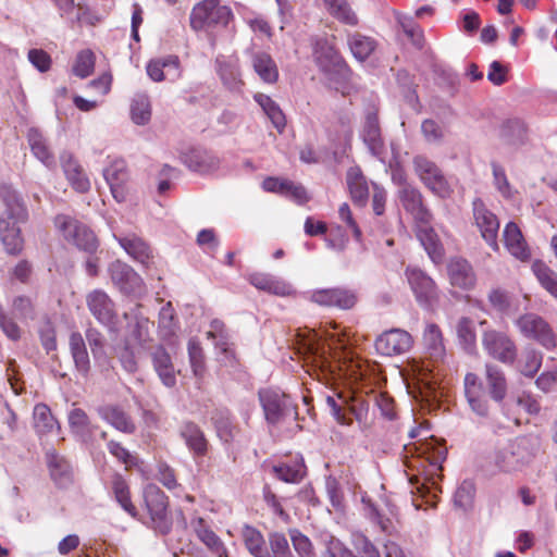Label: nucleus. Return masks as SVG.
Masks as SVG:
<instances>
[{
  "label": "nucleus",
  "instance_id": "f704fd0d",
  "mask_svg": "<svg viewBox=\"0 0 557 557\" xmlns=\"http://www.w3.org/2000/svg\"><path fill=\"white\" fill-rule=\"evenodd\" d=\"M48 467L52 480L59 486L65 487L72 481V471L69 462L55 453L48 454Z\"/></svg>",
  "mask_w": 557,
  "mask_h": 557
},
{
  "label": "nucleus",
  "instance_id": "1a4fd4ad",
  "mask_svg": "<svg viewBox=\"0 0 557 557\" xmlns=\"http://www.w3.org/2000/svg\"><path fill=\"white\" fill-rule=\"evenodd\" d=\"M482 344L490 356L503 363L511 364L517 359V345L505 332L486 330L482 335Z\"/></svg>",
  "mask_w": 557,
  "mask_h": 557
},
{
  "label": "nucleus",
  "instance_id": "6e6552de",
  "mask_svg": "<svg viewBox=\"0 0 557 557\" xmlns=\"http://www.w3.org/2000/svg\"><path fill=\"white\" fill-rule=\"evenodd\" d=\"M413 168L421 182L432 193L441 198H446L450 195L451 189L448 182L433 161L423 156H417L413 159Z\"/></svg>",
  "mask_w": 557,
  "mask_h": 557
},
{
  "label": "nucleus",
  "instance_id": "338daca9",
  "mask_svg": "<svg viewBox=\"0 0 557 557\" xmlns=\"http://www.w3.org/2000/svg\"><path fill=\"white\" fill-rule=\"evenodd\" d=\"M457 334L459 339L466 346H473L475 343V331L473 321L469 318H461L457 324Z\"/></svg>",
  "mask_w": 557,
  "mask_h": 557
},
{
  "label": "nucleus",
  "instance_id": "39448f33",
  "mask_svg": "<svg viewBox=\"0 0 557 557\" xmlns=\"http://www.w3.org/2000/svg\"><path fill=\"white\" fill-rule=\"evenodd\" d=\"M144 500L151 527L161 534L169 533L172 528V518L168 510V496L157 485L147 484L144 488Z\"/></svg>",
  "mask_w": 557,
  "mask_h": 557
},
{
  "label": "nucleus",
  "instance_id": "052dcab7",
  "mask_svg": "<svg viewBox=\"0 0 557 557\" xmlns=\"http://www.w3.org/2000/svg\"><path fill=\"white\" fill-rule=\"evenodd\" d=\"M245 545L249 553L255 557H265L263 547L264 540L262 534L253 528H246L244 531Z\"/></svg>",
  "mask_w": 557,
  "mask_h": 557
},
{
  "label": "nucleus",
  "instance_id": "c85d7f7f",
  "mask_svg": "<svg viewBox=\"0 0 557 557\" xmlns=\"http://www.w3.org/2000/svg\"><path fill=\"white\" fill-rule=\"evenodd\" d=\"M423 345L434 363L443 361L445 357V346L440 327L434 323H429L423 332Z\"/></svg>",
  "mask_w": 557,
  "mask_h": 557
},
{
  "label": "nucleus",
  "instance_id": "a19ab883",
  "mask_svg": "<svg viewBox=\"0 0 557 557\" xmlns=\"http://www.w3.org/2000/svg\"><path fill=\"white\" fill-rule=\"evenodd\" d=\"M70 349L77 370L87 373L89 370V357L83 336L75 332L70 336Z\"/></svg>",
  "mask_w": 557,
  "mask_h": 557
},
{
  "label": "nucleus",
  "instance_id": "f8f14e48",
  "mask_svg": "<svg viewBox=\"0 0 557 557\" xmlns=\"http://www.w3.org/2000/svg\"><path fill=\"white\" fill-rule=\"evenodd\" d=\"M88 310L101 324L113 327L117 321V313L112 299L101 289H94L86 296Z\"/></svg>",
  "mask_w": 557,
  "mask_h": 557
},
{
  "label": "nucleus",
  "instance_id": "20e7f679",
  "mask_svg": "<svg viewBox=\"0 0 557 557\" xmlns=\"http://www.w3.org/2000/svg\"><path fill=\"white\" fill-rule=\"evenodd\" d=\"M233 16L231 8L222 4L220 0H202L193 7L189 25L195 32H213L225 28Z\"/></svg>",
  "mask_w": 557,
  "mask_h": 557
},
{
  "label": "nucleus",
  "instance_id": "f03ea898",
  "mask_svg": "<svg viewBox=\"0 0 557 557\" xmlns=\"http://www.w3.org/2000/svg\"><path fill=\"white\" fill-rule=\"evenodd\" d=\"M541 443L533 436H519L497 447L491 456V465L497 472L515 475L531 466L540 451Z\"/></svg>",
  "mask_w": 557,
  "mask_h": 557
},
{
  "label": "nucleus",
  "instance_id": "dca6fc26",
  "mask_svg": "<svg viewBox=\"0 0 557 557\" xmlns=\"http://www.w3.org/2000/svg\"><path fill=\"white\" fill-rule=\"evenodd\" d=\"M465 395L472 412L480 417H486L488 414L490 406L485 388L476 374H466Z\"/></svg>",
  "mask_w": 557,
  "mask_h": 557
},
{
  "label": "nucleus",
  "instance_id": "13d9d810",
  "mask_svg": "<svg viewBox=\"0 0 557 557\" xmlns=\"http://www.w3.org/2000/svg\"><path fill=\"white\" fill-rule=\"evenodd\" d=\"M57 421L53 418L50 408L45 404H38L34 408V424L38 432L46 433L53 429Z\"/></svg>",
  "mask_w": 557,
  "mask_h": 557
},
{
  "label": "nucleus",
  "instance_id": "e2e57ef3",
  "mask_svg": "<svg viewBox=\"0 0 557 557\" xmlns=\"http://www.w3.org/2000/svg\"><path fill=\"white\" fill-rule=\"evenodd\" d=\"M288 535L294 549L300 557H310L313 554V546L308 536L297 529L288 530Z\"/></svg>",
  "mask_w": 557,
  "mask_h": 557
},
{
  "label": "nucleus",
  "instance_id": "37998d69",
  "mask_svg": "<svg viewBox=\"0 0 557 557\" xmlns=\"http://www.w3.org/2000/svg\"><path fill=\"white\" fill-rule=\"evenodd\" d=\"M112 490L116 502L133 518L137 517V509L131 500V493L126 481L121 475H115Z\"/></svg>",
  "mask_w": 557,
  "mask_h": 557
},
{
  "label": "nucleus",
  "instance_id": "e433bc0d",
  "mask_svg": "<svg viewBox=\"0 0 557 557\" xmlns=\"http://www.w3.org/2000/svg\"><path fill=\"white\" fill-rule=\"evenodd\" d=\"M327 12L337 21L349 26L358 24V16L347 0H323Z\"/></svg>",
  "mask_w": 557,
  "mask_h": 557
},
{
  "label": "nucleus",
  "instance_id": "cd10ccee",
  "mask_svg": "<svg viewBox=\"0 0 557 557\" xmlns=\"http://www.w3.org/2000/svg\"><path fill=\"white\" fill-rule=\"evenodd\" d=\"M61 164L69 183L75 190L79 193H86L89 190V178L85 174L83 168L77 163V161L73 159L70 153L64 152L61 156Z\"/></svg>",
  "mask_w": 557,
  "mask_h": 557
},
{
  "label": "nucleus",
  "instance_id": "6ab92c4d",
  "mask_svg": "<svg viewBox=\"0 0 557 557\" xmlns=\"http://www.w3.org/2000/svg\"><path fill=\"white\" fill-rule=\"evenodd\" d=\"M311 300L320 306L347 310L356 305L357 297L352 292L337 287L315 290L311 295Z\"/></svg>",
  "mask_w": 557,
  "mask_h": 557
},
{
  "label": "nucleus",
  "instance_id": "9d476101",
  "mask_svg": "<svg viewBox=\"0 0 557 557\" xmlns=\"http://www.w3.org/2000/svg\"><path fill=\"white\" fill-rule=\"evenodd\" d=\"M520 333L549 349L556 346V336L549 324L535 313H524L516 320Z\"/></svg>",
  "mask_w": 557,
  "mask_h": 557
},
{
  "label": "nucleus",
  "instance_id": "5701e85b",
  "mask_svg": "<svg viewBox=\"0 0 557 557\" xmlns=\"http://www.w3.org/2000/svg\"><path fill=\"white\" fill-rule=\"evenodd\" d=\"M447 271L451 285L462 289H470L474 286L475 274L467 260L460 258L450 260Z\"/></svg>",
  "mask_w": 557,
  "mask_h": 557
},
{
  "label": "nucleus",
  "instance_id": "7ed1b4c3",
  "mask_svg": "<svg viewBox=\"0 0 557 557\" xmlns=\"http://www.w3.org/2000/svg\"><path fill=\"white\" fill-rule=\"evenodd\" d=\"M405 465L409 470H417L425 479L442 470L447 449L433 437L405 446Z\"/></svg>",
  "mask_w": 557,
  "mask_h": 557
},
{
  "label": "nucleus",
  "instance_id": "b1692460",
  "mask_svg": "<svg viewBox=\"0 0 557 557\" xmlns=\"http://www.w3.org/2000/svg\"><path fill=\"white\" fill-rule=\"evenodd\" d=\"M151 359L162 383L168 387H173L176 384V371L170 354L162 346H158L151 352Z\"/></svg>",
  "mask_w": 557,
  "mask_h": 557
},
{
  "label": "nucleus",
  "instance_id": "5fc2aeb1",
  "mask_svg": "<svg viewBox=\"0 0 557 557\" xmlns=\"http://www.w3.org/2000/svg\"><path fill=\"white\" fill-rule=\"evenodd\" d=\"M96 55L92 50L84 49L79 51L73 64V74L79 78H86L94 73Z\"/></svg>",
  "mask_w": 557,
  "mask_h": 557
},
{
  "label": "nucleus",
  "instance_id": "a18cd8bd",
  "mask_svg": "<svg viewBox=\"0 0 557 557\" xmlns=\"http://www.w3.org/2000/svg\"><path fill=\"white\" fill-rule=\"evenodd\" d=\"M131 119L137 125H145L151 119V102L147 95H136L131 103Z\"/></svg>",
  "mask_w": 557,
  "mask_h": 557
},
{
  "label": "nucleus",
  "instance_id": "de8ad7c7",
  "mask_svg": "<svg viewBox=\"0 0 557 557\" xmlns=\"http://www.w3.org/2000/svg\"><path fill=\"white\" fill-rule=\"evenodd\" d=\"M101 416L112 426L124 433H133L135 431V425L129 417L116 407L103 408Z\"/></svg>",
  "mask_w": 557,
  "mask_h": 557
},
{
  "label": "nucleus",
  "instance_id": "09e8293b",
  "mask_svg": "<svg viewBox=\"0 0 557 557\" xmlns=\"http://www.w3.org/2000/svg\"><path fill=\"white\" fill-rule=\"evenodd\" d=\"M124 250L135 260L145 263L150 257L148 245L139 237L128 236L119 239Z\"/></svg>",
  "mask_w": 557,
  "mask_h": 557
},
{
  "label": "nucleus",
  "instance_id": "a211bd4d",
  "mask_svg": "<svg viewBox=\"0 0 557 557\" xmlns=\"http://www.w3.org/2000/svg\"><path fill=\"white\" fill-rule=\"evenodd\" d=\"M103 176L110 186L112 196L119 202L123 201L127 193L129 174L124 160L116 159L104 169Z\"/></svg>",
  "mask_w": 557,
  "mask_h": 557
},
{
  "label": "nucleus",
  "instance_id": "c03bdc74",
  "mask_svg": "<svg viewBox=\"0 0 557 557\" xmlns=\"http://www.w3.org/2000/svg\"><path fill=\"white\" fill-rule=\"evenodd\" d=\"M532 271L540 284L555 298H557V273L543 261L536 260L532 264Z\"/></svg>",
  "mask_w": 557,
  "mask_h": 557
},
{
  "label": "nucleus",
  "instance_id": "0eeeda50",
  "mask_svg": "<svg viewBox=\"0 0 557 557\" xmlns=\"http://www.w3.org/2000/svg\"><path fill=\"white\" fill-rule=\"evenodd\" d=\"M258 396L264 418L270 424H277L292 413H296V406L290 397L280 389H260Z\"/></svg>",
  "mask_w": 557,
  "mask_h": 557
},
{
  "label": "nucleus",
  "instance_id": "473e14b6",
  "mask_svg": "<svg viewBox=\"0 0 557 557\" xmlns=\"http://www.w3.org/2000/svg\"><path fill=\"white\" fill-rule=\"evenodd\" d=\"M152 323L148 319H137L133 324H129L127 334L123 342L135 346L139 349H145L150 338V326Z\"/></svg>",
  "mask_w": 557,
  "mask_h": 557
},
{
  "label": "nucleus",
  "instance_id": "412c9836",
  "mask_svg": "<svg viewBox=\"0 0 557 557\" xmlns=\"http://www.w3.org/2000/svg\"><path fill=\"white\" fill-rule=\"evenodd\" d=\"M262 187L265 191L289 197L298 203H305L309 200L305 187L288 180L267 177L262 183Z\"/></svg>",
  "mask_w": 557,
  "mask_h": 557
},
{
  "label": "nucleus",
  "instance_id": "69168bd1",
  "mask_svg": "<svg viewBox=\"0 0 557 557\" xmlns=\"http://www.w3.org/2000/svg\"><path fill=\"white\" fill-rule=\"evenodd\" d=\"M488 301L499 312H507L511 306V298L508 292L502 288L492 289L488 293Z\"/></svg>",
  "mask_w": 557,
  "mask_h": 557
},
{
  "label": "nucleus",
  "instance_id": "bb28decb",
  "mask_svg": "<svg viewBox=\"0 0 557 557\" xmlns=\"http://www.w3.org/2000/svg\"><path fill=\"white\" fill-rule=\"evenodd\" d=\"M504 243L508 251L517 259L527 261L531 253L523 235L513 222H509L504 230Z\"/></svg>",
  "mask_w": 557,
  "mask_h": 557
},
{
  "label": "nucleus",
  "instance_id": "2f4dec72",
  "mask_svg": "<svg viewBox=\"0 0 557 557\" xmlns=\"http://www.w3.org/2000/svg\"><path fill=\"white\" fill-rule=\"evenodd\" d=\"M485 377L492 399L497 403L503 401L508 389L504 372L496 366L487 364Z\"/></svg>",
  "mask_w": 557,
  "mask_h": 557
},
{
  "label": "nucleus",
  "instance_id": "c9c22d12",
  "mask_svg": "<svg viewBox=\"0 0 557 557\" xmlns=\"http://www.w3.org/2000/svg\"><path fill=\"white\" fill-rule=\"evenodd\" d=\"M191 527L196 532L198 539L214 554L216 557H222L220 552H223L224 545L219 536L207 525L205 519L196 518L191 521Z\"/></svg>",
  "mask_w": 557,
  "mask_h": 557
},
{
  "label": "nucleus",
  "instance_id": "393cba45",
  "mask_svg": "<svg viewBox=\"0 0 557 557\" xmlns=\"http://www.w3.org/2000/svg\"><path fill=\"white\" fill-rule=\"evenodd\" d=\"M249 283L259 290L276 296H287L292 293V286L269 273L252 272L248 274Z\"/></svg>",
  "mask_w": 557,
  "mask_h": 557
},
{
  "label": "nucleus",
  "instance_id": "0e129e2a",
  "mask_svg": "<svg viewBox=\"0 0 557 557\" xmlns=\"http://www.w3.org/2000/svg\"><path fill=\"white\" fill-rule=\"evenodd\" d=\"M109 453L114 456L119 461L125 465L126 469H129L137 465V457L131 454L121 443L110 441L108 443Z\"/></svg>",
  "mask_w": 557,
  "mask_h": 557
},
{
  "label": "nucleus",
  "instance_id": "58836bf2",
  "mask_svg": "<svg viewBox=\"0 0 557 557\" xmlns=\"http://www.w3.org/2000/svg\"><path fill=\"white\" fill-rule=\"evenodd\" d=\"M348 45L351 53L359 61L367 60L376 48V41L372 37L360 33L349 35Z\"/></svg>",
  "mask_w": 557,
  "mask_h": 557
},
{
  "label": "nucleus",
  "instance_id": "49530a36",
  "mask_svg": "<svg viewBox=\"0 0 557 557\" xmlns=\"http://www.w3.org/2000/svg\"><path fill=\"white\" fill-rule=\"evenodd\" d=\"M11 314L23 322L36 318V307L32 297L18 295L12 299Z\"/></svg>",
  "mask_w": 557,
  "mask_h": 557
},
{
  "label": "nucleus",
  "instance_id": "79ce46f5",
  "mask_svg": "<svg viewBox=\"0 0 557 557\" xmlns=\"http://www.w3.org/2000/svg\"><path fill=\"white\" fill-rule=\"evenodd\" d=\"M543 356L534 348L527 347L517 363L518 371L528 377H533L542 364Z\"/></svg>",
  "mask_w": 557,
  "mask_h": 557
},
{
  "label": "nucleus",
  "instance_id": "4be33fe9",
  "mask_svg": "<svg viewBox=\"0 0 557 557\" xmlns=\"http://www.w3.org/2000/svg\"><path fill=\"white\" fill-rule=\"evenodd\" d=\"M313 57L317 64L324 72L345 64L337 49L326 39H318L313 46Z\"/></svg>",
  "mask_w": 557,
  "mask_h": 557
},
{
  "label": "nucleus",
  "instance_id": "9b49d317",
  "mask_svg": "<svg viewBox=\"0 0 557 557\" xmlns=\"http://www.w3.org/2000/svg\"><path fill=\"white\" fill-rule=\"evenodd\" d=\"M408 283L420 306L431 308L438 300V290L434 281L417 268H407Z\"/></svg>",
  "mask_w": 557,
  "mask_h": 557
},
{
  "label": "nucleus",
  "instance_id": "680f3d73",
  "mask_svg": "<svg viewBox=\"0 0 557 557\" xmlns=\"http://www.w3.org/2000/svg\"><path fill=\"white\" fill-rule=\"evenodd\" d=\"M269 545L271 554L265 550V557H292L289 544L284 534L271 533L269 535Z\"/></svg>",
  "mask_w": 557,
  "mask_h": 557
},
{
  "label": "nucleus",
  "instance_id": "72a5a7b5",
  "mask_svg": "<svg viewBox=\"0 0 557 557\" xmlns=\"http://www.w3.org/2000/svg\"><path fill=\"white\" fill-rule=\"evenodd\" d=\"M252 66L259 77L268 84H273L278 78V70L270 54L257 52L252 55Z\"/></svg>",
  "mask_w": 557,
  "mask_h": 557
},
{
  "label": "nucleus",
  "instance_id": "4c0bfd02",
  "mask_svg": "<svg viewBox=\"0 0 557 557\" xmlns=\"http://www.w3.org/2000/svg\"><path fill=\"white\" fill-rule=\"evenodd\" d=\"M417 236L431 259L435 262L440 261L443 257V249L437 235L430 227V223L428 225L417 224Z\"/></svg>",
  "mask_w": 557,
  "mask_h": 557
},
{
  "label": "nucleus",
  "instance_id": "aec40b11",
  "mask_svg": "<svg viewBox=\"0 0 557 557\" xmlns=\"http://www.w3.org/2000/svg\"><path fill=\"white\" fill-rule=\"evenodd\" d=\"M112 282L125 294H136L141 290V278L127 264L116 260L109 267Z\"/></svg>",
  "mask_w": 557,
  "mask_h": 557
},
{
  "label": "nucleus",
  "instance_id": "3c124183",
  "mask_svg": "<svg viewBox=\"0 0 557 557\" xmlns=\"http://www.w3.org/2000/svg\"><path fill=\"white\" fill-rule=\"evenodd\" d=\"M188 358L194 376L202 380L207 372L206 357L200 344L195 339L188 342Z\"/></svg>",
  "mask_w": 557,
  "mask_h": 557
},
{
  "label": "nucleus",
  "instance_id": "6e6d98bb",
  "mask_svg": "<svg viewBox=\"0 0 557 557\" xmlns=\"http://www.w3.org/2000/svg\"><path fill=\"white\" fill-rule=\"evenodd\" d=\"M207 337L214 342L215 348L224 354L231 352L230 350V334L225 324L220 320H213L210 324V330L207 332Z\"/></svg>",
  "mask_w": 557,
  "mask_h": 557
},
{
  "label": "nucleus",
  "instance_id": "423d86ee",
  "mask_svg": "<svg viewBox=\"0 0 557 557\" xmlns=\"http://www.w3.org/2000/svg\"><path fill=\"white\" fill-rule=\"evenodd\" d=\"M54 225L65 240L74 244L82 250L94 252L98 248V240L95 234L76 219L59 214L54 219Z\"/></svg>",
  "mask_w": 557,
  "mask_h": 557
},
{
  "label": "nucleus",
  "instance_id": "ea45409f",
  "mask_svg": "<svg viewBox=\"0 0 557 557\" xmlns=\"http://www.w3.org/2000/svg\"><path fill=\"white\" fill-rule=\"evenodd\" d=\"M275 476L286 483H299L306 475V466L302 460L292 463H281L272 468Z\"/></svg>",
  "mask_w": 557,
  "mask_h": 557
},
{
  "label": "nucleus",
  "instance_id": "774afa93",
  "mask_svg": "<svg viewBox=\"0 0 557 557\" xmlns=\"http://www.w3.org/2000/svg\"><path fill=\"white\" fill-rule=\"evenodd\" d=\"M156 478L168 490H173L178 486L174 469L165 462H159L157 465Z\"/></svg>",
  "mask_w": 557,
  "mask_h": 557
},
{
  "label": "nucleus",
  "instance_id": "bf43d9fd",
  "mask_svg": "<svg viewBox=\"0 0 557 557\" xmlns=\"http://www.w3.org/2000/svg\"><path fill=\"white\" fill-rule=\"evenodd\" d=\"M363 139H380L381 127L379 121V109L375 106L368 108L362 127Z\"/></svg>",
  "mask_w": 557,
  "mask_h": 557
},
{
  "label": "nucleus",
  "instance_id": "7c9ffc66",
  "mask_svg": "<svg viewBox=\"0 0 557 557\" xmlns=\"http://www.w3.org/2000/svg\"><path fill=\"white\" fill-rule=\"evenodd\" d=\"M255 101L262 108L278 134H283L286 126V116L280 106L268 95L258 92L253 96Z\"/></svg>",
  "mask_w": 557,
  "mask_h": 557
},
{
  "label": "nucleus",
  "instance_id": "a878e982",
  "mask_svg": "<svg viewBox=\"0 0 557 557\" xmlns=\"http://www.w3.org/2000/svg\"><path fill=\"white\" fill-rule=\"evenodd\" d=\"M183 163L193 171L208 172L216 168L219 160L208 151L190 147L182 152Z\"/></svg>",
  "mask_w": 557,
  "mask_h": 557
},
{
  "label": "nucleus",
  "instance_id": "8fccbe9b",
  "mask_svg": "<svg viewBox=\"0 0 557 557\" xmlns=\"http://www.w3.org/2000/svg\"><path fill=\"white\" fill-rule=\"evenodd\" d=\"M69 424L71 430L82 437L90 436L95 429L87 413L76 407L72 408L69 412Z\"/></svg>",
  "mask_w": 557,
  "mask_h": 557
},
{
  "label": "nucleus",
  "instance_id": "4d7b16f0",
  "mask_svg": "<svg viewBox=\"0 0 557 557\" xmlns=\"http://www.w3.org/2000/svg\"><path fill=\"white\" fill-rule=\"evenodd\" d=\"M173 66L174 69H178L180 66V60L176 55H169L163 59H156L148 62L146 66V71L148 76L153 82H162L164 81V67Z\"/></svg>",
  "mask_w": 557,
  "mask_h": 557
},
{
  "label": "nucleus",
  "instance_id": "f3484780",
  "mask_svg": "<svg viewBox=\"0 0 557 557\" xmlns=\"http://www.w3.org/2000/svg\"><path fill=\"white\" fill-rule=\"evenodd\" d=\"M399 199L404 209L410 213L417 224L428 225L432 214L423 203L421 193L411 186H405L399 191Z\"/></svg>",
  "mask_w": 557,
  "mask_h": 557
},
{
  "label": "nucleus",
  "instance_id": "864d4df0",
  "mask_svg": "<svg viewBox=\"0 0 557 557\" xmlns=\"http://www.w3.org/2000/svg\"><path fill=\"white\" fill-rule=\"evenodd\" d=\"M347 184L352 199L357 201H364L367 199L369 189L366 178L359 169L351 168L347 172Z\"/></svg>",
  "mask_w": 557,
  "mask_h": 557
},
{
  "label": "nucleus",
  "instance_id": "f257e3e1",
  "mask_svg": "<svg viewBox=\"0 0 557 557\" xmlns=\"http://www.w3.org/2000/svg\"><path fill=\"white\" fill-rule=\"evenodd\" d=\"M28 220V211L20 196L9 187L0 189V239L10 255L24 248L21 224Z\"/></svg>",
  "mask_w": 557,
  "mask_h": 557
},
{
  "label": "nucleus",
  "instance_id": "c756f323",
  "mask_svg": "<svg viewBox=\"0 0 557 557\" xmlns=\"http://www.w3.org/2000/svg\"><path fill=\"white\" fill-rule=\"evenodd\" d=\"M181 436L195 456L202 457L207 454L208 441L197 424L193 422L184 423L181 428Z\"/></svg>",
  "mask_w": 557,
  "mask_h": 557
},
{
  "label": "nucleus",
  "instance_id": "4468645a",
  "mask_svg": "<svg viewBox=\"0 0 557 557\" xmlns=\"http://www.w3.org/2000/svg\"><path fill=\"white\" fill-rule=\"evenodd\" d=\"M413 344L412 336L401 329H392L375 341V349L384 356H396L408 351Z\"/></svg>",
  "mask_w": 557,
  "mask_h": 557
},
{
  "label": "nucleus",
  "instance_id": "ddd939ff",
  "mask_svg": "<svg viewBox=\"0 0 557 557\" xmlns=\"http://www.w3.org/2000/svg\"><path fill=\"white\" fill-rule=\"evenodd\" d=\"M473 216L475 225L481 232V236L495 251L498 250L497 234L499 221L497 216L490 211L481 199L473 201Z\"/></svg>",
  "mask_w": 557,
  "mask_h": 557
},
{
  "label": "nucleus",
  "instance_id": "603ef678",
  "mask_svg": "<svg viewBox=\"0 0 557 557\" xmlns=\"http://www.w3.org/2000/svg\"><path fill=\"white\" fill-rule=\"evenodd\" d=\"M140 349L125 342L114 348L115 357L121 366L128 373H134L138 369L137 355Z\"/></svg>",
  "mask_w": 557,
  "mask_h": 557
},
{
  "label": "nucleus",
  "instance_id": "2eb2a0df",
  "mask_svg": "<svg viewBox=\"0 0 557 557\" xmlns=\"http://www.w3.org/2000/svg\"><path fill=\"white\" fill-rule=\"evenodd\" d=\"M413 373L421 400L430 403L443 395L438 373L435 374L429 366L417 364L413 367Z\"/></svg>",
  "mask_w": 557,
  "mask_h": 557
}]
</instances>
